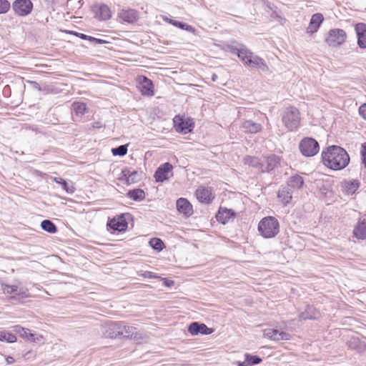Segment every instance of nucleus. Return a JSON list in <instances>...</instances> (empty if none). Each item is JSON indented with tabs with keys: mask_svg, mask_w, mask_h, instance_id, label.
<instances>
[{
	"mask_svg": "<svg viewBox=\"0 0 366 366\" xmlns=\"http://www.w3.org/2000/svg\"><path fill=\"white\" fill-rule=\"evenodd\" d=\"M323 164L329 169L341 170L345 168L350 162L347 152L340 146L332 145L322 152Z\"/></svg>",
	"mask_w": 366,
	"mask_h": 366,
	"instance_id": "1",
	"label": "nucleus"
},
{
	"mask_svg": "<svg viewBox=\"0 0 366 366\" xmlns=\"http://www.w3.org/2000/svg\"><path fill=\"white\" fill-rule=\"evenodd\" d=\"M231 53L237 55L238 58L246 67L258 69L262 72H267L269 67L265 61L257 55H255L244 45H240L239 48L235 46L229 47Z\"/></svg>",
	"mask_w": 366,
	"mask_h": 366,
	"instance_id": "2",
	"label": "nucleus"
},
{
	"mask_svg": "<svg viewBox=\"0 0 366 366\" xmlns=\"http://www.w3.org/2000/svg\"><path fill=\"white\" fill-rule=\"evenodd\" d=\"M258 230L264 238L274 237L279 233V222L274 217H264L258 224Z\"/></svg>",
	"mask_w": 366,
	"mask_h": 366,
	"instance_id": "3",
	"label": "nucleus"
},
{
	"mask_svg": "<svg viewBox=\"0 0 366 366\" xmlns=\"http://www.w3.org/2000/svg\"><path fill=\"white\" fill-rule=\"evenodd\" d=\"M282 121L289 131L297 130L300 125V114L295 107H287L282 114Z\"/></svg>",
	"mask_w": 366,
	"mask_h": 366,
	"instance_id": "4",
	"label": "nucleus"
},
{
	"mask_svg": "<svg viewBox=\"0 0 366 366\" xmlns=\"http://www.w3.org/2000/svg\"><path fill=\"white\" fill-rule=\"evenodd\" d=\"M300 152L305 157H313L319 152V143L312 137H305L299 144Z\"/></svg>",
	"mask_w": 366,
	"mask_h": 366,
	"instance_id": "5",
	"label": "nucleus"
},
{
	"mask_svg": "<svg viewBox=\"0 0 366 366\" xmlns=\"http://www.w3.org/2000/svg\"><path fill=\"white\" fill-rule=\"evenodd\" d=\"M173 122L175 130L179 133L186 134L191 132L194 128V122L190 117L177 115Z\"/></svg>",
	"mask_w": 366,
	"mask_h": 366,
	"instance_id": "6",
	"label": "nucleus"
},
{
	"mask_svg": "<svg viewBox=\"0 0 366 366\" xmlns=\"http://www.w3.org/2000/svg\"><path fill=\"white\" fill-rule=\"evenodd\" d=\"M347 39L346 32L341 29H332L328 32L325 41L330 46H338L342 44Z\"/></svg>",
	"mask_w": 366,
	"mask_h": 366,
	"instance_id": "7",
	"label": "nucleus"
},
{
	"mask_svg": "<svg viewBox=\"0 0 366 366\" xmlns=\"http://www.w3.org/2000/svg\"><path fill=\"white\" fill-rule=\"evenodd\" d=\"M11 7L16 15L26 16L31 12L33 3L31 0H15Z\"/></svg>",
	"mask_w": 366,
	"mask_h": 366,
	"instance_id": "8",
	"label": "nucleus"
},
{
	"mask_svg": "<svg viewBox=\"0 0 366 366\" xmlns=\"http://www.w3.org/2000/svg\"><path fill=\"white\" fill-rule=\"evenodd\" d=\"M173 167L169 162L161 164L154 173V178L157 182H163L173 176Z\"/></svg>",
	"mask_w": 366,
	"mask_h": 366,
	"instance_id": "9",
	"label": "nucleus"
},
{
	"mask_svg": "<svg viewBox=\"0 0 366 366\" xmlns=\"http://www.w3.org/2000/svg\"><path fill=\"white\" fill-rule=\"evenodd\" d=\"M94 17L99 21H107L112 17V11L109 7L104 4H95L92 7Z\"/></svg>",
	"mask_w": 366,
	"mask_h": 366,
	"instance_id": "10",
	"label": "nucleus"
},
{
	"mask_svg": "<svg viewBox=\"0 0 366 366\" xmlns=\"http://www.w3.org/2000/svg\"><path fill=\"white\" fill-rule=\"evenodd\" d=\"M280 164V158L275 154H270L262 158L261 172H269Z\"/></svg>",
	"mask_w": 366,
	"mask_h": 366,
	"instance_id": "11",
	"label": "nucleus"
},
{
	"mask_svg": "<svg viewBox=\"0 0 366 366\" xmlns=\"http://www.w3.org/2000/svg\"><path fill=\"white\" fill-rule=\"evenodd\" d=\"M187 330L192 335H210L214 332L212 328L199 322H192L189 325Z\"/></svg>",
	"mask_w": 366,
	"mask_h": 366,
	"instance_id": "12",
	"label": "nucleus"
},
{
	"mask_svg": "<svg viewBox=\"0 0 366 366\" xmlns=\"http://www.w3.org/2000/svg\"><path fill=\"white\" fill-rule=\"evenodd\" d=\"M264 337L274 341L290 340L292 337L291 335L288 332L271 328L264 330Z\"/></svg>",
	"mask_w": 366,
	"mask_h": 366,
	"instance_id": "13",
	"label": "nucleus"
},
{
	"mask_svg": "<svg viewBox=\"0 0 366 366\" xmlns=\"http://www.w3.org/2000/svg\"><path fill=\"white\" fill-rule=\"evenodd\" d=\"M128 223L126 221L124 214L119 215L117 217H114L110 219L107 223V227L114 231L119 232L127 230Z\"/></svg>",
	"mask_w": 366,
	"mask_h": 366,
	"instance_id": "14",
	"label": "nucleus"
},
{
	"mask_svg": "<svg viewBox=\"0 0 366 366\" xmlns=\"http://www.w3.org/2000/svg\"><path fill=\"white\" fill-rule=\"evenodd\" d=\"M120 322H110L103 327L104 335L109 338L120 337Z\"/></svg>",
	"mask_w": 366,
	"mask_h": 366,
	"instance_id": "15",
	"label": "nucleus"
},
{
	"mask_svg": "<svg viewBox=\"0 0 366 366\" xmlns=\"http://www.w3.org/2000/svg\"><path fill=\"white\" fill-rule=\"evenodd\" d=\"M154 86L152 81L146 76L139 78V89L143 95L152 97L154 95Z\"/></svg>",
	"mask_w": 366,
	"mask_h": 366,
	"instance_id": "16",
	"label": "nucleus"
},
{
	"mask_svg": "<svg viewBox=\"0 0 366 366\" xmlns=\"http://www.w3.org/2000/svg\"><path fill=\"white\" fill-rule=\"evenodd\" d=\"M176 205L178 212L185 217H189L192 214V205L187 199L182 197L178 199Z\"/></svg>",
	"mask_w": 366,
	"mask_h": 366,
	"instance_id": "17",
	"label": "nucleus"
},
{
	"mask_svg": "<svg viewBox=\"0 0 366 366\" xmlns=\"http://www.w3.org/2000/svg\"><path fill=\"white\" fill-rule=\"evenodd\" d=\"M1 287L4 294H15L14 296L11 297V298L19 299L28 297V295L26 291L19 290V287L16 285H2Z\"/></svg>",
	"mask_w": 366,
	"mask_h": 366,
	"instance_id": "18",
	"label": "nucleus"
},
{
	"mask_svg": "<svg viewBox=\"0 0 366 366\" xmlns=\"http://www.w3.org/2000/svg\"><path fill=\"white\" fill-rule=\"evenodd\" d=\"M355 31L357 36V44L361 49H366V24L358 23L355 26Z\"/></svg>",
	"mask_w": 366,
	"mask_h": 366,
	"instance_id": "19",
	"label": "nucleus"
},
{
	"mask_svg": "<svg viewBox=\"0 0 366 366\" xmlns=\"http://www.w3.org/2000/svg\"><path fill=\"white\" fill-rule=\"evenodd\" d=\"M293 190L287 185H282L280 188L277 194V197L281 202L287 205L289 204L292 198Z\"/></svg>",
	"mask_w": 366,
	"mask_h": 366,
	"instance_id": "20",
	"label": "nucleus"
},
{
	"mask_svg": "<svg viewBox=\"0 0 366 366\" xmlns=\"http://www.w3.org/2000/svg\"><path fill=\"white\" fill-rule=\"evenodd\" d=\"M197 199L203 203H209L214 198L212 189L204 187H199L196 191Z\"/></svg>",
	"mask_w": 366,
	"mask_h": 366,
	"instance_id": "21",
	"label": "nucleus"
},
{
	"mask_svg": "<svg viewBox=\"0 0 366 366\" xmlns=\"http://www.w3.org/2000/svg\"><path fill=\"white\" fill-rule=\"evenodd\" d=\"M320 316V312L312 305H307L305 310L299 315L300 320H315Z\"/></svg>",
	"mask_w": 366,
	"mask_h": 366,
	"instance_id": "22",
	"label": "nucleus"
},
{
	"mask_svg": "<svg viewBox=\"0 0 366 366\" xmlns=\"http://www.w3.org/2000/svg\"><path fill=\"white\" fill-rule=\"evenodd\" d=\"M324 20L323 15L316 13L311 17L309 26L307 29V33L313 34L317 31Z\"/></svg>",
	"mask_w": 366,
	"mask_h": 366,
	"instance_id": "23",
	"label": "nucleus"
},
{
	"mask_svg": "<svg viewBox=\"0 0 366 366\" xmlns=\"http://www.w3.org/2000/svg\"><path fill=\"white\" fill-rule=\"evenodd\" d=\"M241 128L245 133L256 134L262 130V127L260 124L252 120H245L242 122Z\"/></svg>",
	"mask_w": 366,
	"mask_h": 366,
	"instance_id": "24",
	"label": "nucleus"
},
{
	"mask_svg": "<svg viewBox=\"0 0 366 366\" xmlns=\"http://www.w3.org/2000/svg\"><path fill=\"white\" fill-rule=\"evenodd\" d=\"M119 17L125 22L134 23L138 19V13L134 9H122L119 13Z\"/></svg>",
	"mask_w": 366,
	"mask_h": 366,
	"instance_id": "25",
	"label": "nucleus"
},
{
	"mask_svg": "<svg viewBox=\"0 0 366 366\" xmlns=\"http://www.w3.org/2000/svg\"><path fill=\"white\" fill-rule=\"evenodd\" d=\"M353 235L358 239H366V219L358 221L353 230Z\"/></svg>",
	"mask_w": 366,
	"mask_h": 366,
	"instance_id": "26",
	"label": "nucleus"
},
{
	"mask_svg": "<svg viewBox=\"0 0 366 366\" xmlns=\"http://www.w3.org/2000/svg\"><path fill=\"white\" fill-rule=\"evenodd\" d=\"M234 216L235 213L232 209L220 208L216 215V217L218 222L224 224L229 221V219L234 218Z\"/></svg>",
	"mask_w": 366,
	"mask_h": 366,
	"instance_id": "27",
	"label": "nucleus"
},
{
	"mask_svg": "<svg viewBox=\"0 0 366 366\" xmlns=\"http://www.w3.org/2000/svg\"><path fill=\"white\" fill-rule=\"evenodd\" d=\"M304 184V179L299 174L291 176L287 182V186L290 187L293 191L299 189L302 187Z\"/></svg>",
	"mask_w": 366,
	"mask_h": 366,
	"instance_id": "28",
	"label": "nucleus"
},
{
	"mask_svg": "<svg viewBox=\"0 0 366 366\" xmlns=\"http://www.w3.org/2000/svg\"><path fill=\"white\" fill-rule=\"evenodd\" d=\"M14 330L16 333L19 334L20 336H21L24 338H26L29 340H31L32 342H36V340H39V338H35V335L31 333V331L29 329H26L22 327L20 325H16L14 327Z\"/></svg>",
	"mask_w": 366,
	"mask_h": 366,
	"instance_id": "29",
	"label": "nucleus"
},
{
	"mask_svg": "<svg viewBox=\"0 0 366 366\" xmlns=\"http://www.w3.org/2000/svg\"><path fill=\"white\" fill-rule=\"evenodd\" d=\"M244 164L255 168L261 172L262 159L256 157L247 156L244 158Z\"/></svg>",
	"mask_w": 366,
	"mask_h": 366,
	"instance_id": "30",
	"label": "nucleus"
},
{
	"mask_svg": "<svg viewBox=\"0 0 366 366\" xmlns=\"http://www.w3.org/2000/svg\"><path fill=\"white\" fill-rule=\"evenodd\" d=\"M127 196L134 201H142L145 199V192L142 189H134L128 191Z\"/></svg>",
	"mask_w": 366,
	"mask_h": 366,
	"instance_id": "31",
	"label": "nucleus"
},
{
	"mask_svg": "<svg viewBox=\"0 0 366 366\" xmlns=\"http://www.w3.org/2000/svg\"><path fill=\"white\" fill-rule=\"evenodd\" d=\"M359 184V182L357 180L345 181L343 183V188L347 194H352L358 189Z\"/></svg>",
	"mask_w": 366,
	"mask_h": 366,
	"instance_id": "32",
	"label": "nucleus"
},
{
	"mask_svg": "<svg viewBox=\"0 0 366 366\" xmlns=\"http://www.w3.org/2000/svg\"><path fill=\"white\" fill-rule=\"evenodd\" d=\"M135 327L127 325L124 322H120V336L129 338L134 334Z\"/></svg>",
	"mask_w": 366,
	"mask_h": 366,
	"instance_id": "33",
	"label": "nucleus"
},
{
	"mask_svg": "<svg viewBox=\"0 0 366 366\" xmlns=\"http://www.w3.org/2000/svg\"><path fill=\"white\" fill-rule=\"evenodd\" d=\"M41 227L43 230L54 234L57 232V227L55 224L49 219H44L41 223Z\"/></svg>",
	"mask_w": 366,
	"mask_h": 366,
	"instance_id": "34",
	"label": "nucleus"
},
{
	"mask_svg": "<svg viewBox=\"0 0 366 366\" xmlns=\"http://www.w3.org/2000/svg\"><path fill=\"white\" fill-rule=\"evenodd\" d=\"M244 363L247 366H252L262 362V359L257 355H252L249 353L244 354Z\"/></svg>",
	"mask_w": 366,
	"mask_h": 366,
	"instance_id": "35",
	"label": "nucleus"
},
{
	"mask_svg": "<svg viewBox=\"0 0 366 366\" xmlns=\"http://www.w3.org/2000/svg\"><path fill=\"white\" fill-rule=\"evenodd\" d=\"M72 109L76 115L82 116L86 110V104L84 102H74L72 104Z\"/></svg>",
	"mask_w": 366,
	"mask_h": 366,
	"instance_id": "36",
	"label": "nucleus"
},
{
	"mask_svg": "<svg viewBox=\"0 0 366 366\" xmlns=\"http://www.w3.org/2000/svg\"><path fill=\"white\" fill-rule=\"evenodd\" d=\"M169 23L179 29L186 30V31L192 32V33H194L195 31L194 28L192 27L191 25L187 24L182 21H179L177 20H170Z\"/></svg>",
	"mask_w": 366,
	"mask_h": 366,
	"instance_id": "37",
	"label": "nucleus"
},
{
	"mask_svg": "<svg viewBox=\"0 0 366 366\" xmlns=\"http://www.w3.org/2000/svg\"><path fill=\"white\" fill-rule=\"evenodd\" d=\"M0 340L12 343L16 341V337L9 332L0 331Z\"/></svg>",
	"mask_w": 366,
	"mask_h": 366,
	"instance_id": "38",
	"label": "nucleus"
},
{
	"mask_svg": "<svg viewBox=\"0 0 366 366\" xmlns=\"http://www.w3.org/2000/svg\"><path fill=\"white\" fill-rule=\"evenodd\" d=\"M150 246L159 252L162 251L164 247V244L162 239L159 238H152L149 241Z\"/></svg>",
	"mask_w": 366,
	"mask_h": 366,
	"instance_id": "39",
	"label": "nucleus"
},
{
	"mask_svg": "<svg viewBox=\"0 0 366 366\" xmlns=\"http://www.w3.org/2000/svg\"><path fill=\"white\" fill-rule=\"evenodd\" d=\"M137 172L130 170H123L122 171V175L128 182H135L137 181L136 177L137 176Z\"/></svg>",
	"mask_w": 366,
	"mask_h": 366,
	"instance_id": "40",
	"label": "nucleus"
},
{
	"mask_svg": "<svg viewBox=\"0 0 366 366\" xmlns=\"http://www.w3.org/2000/svg\"><path fill=\"white\" fill-rule=\"evenodd\" d=\"M114 156H124L127 153V145H120L112 149Z\"/></svg>",
	"mask_w": 366,
	"mask_h": 366,
	"instance_id": "41",
	"label": "nucleus"
},
{
	"mask_svg": "<svg viewBox=\"0 0 366 366\" xmlns=\"http://www.w3.org/2000/svg\"><path fill=\"white\" fill-rule=\"evenodd\" d=\"M54 181L61 185H62L63 188L68 192V193H73L74 192V189L73 187H71L69 188L68 187L67 182L61 177H54Z\"/></svg>",
	"mask_w": 366,
	"mask_h": 366,
	"instance_id": "42",
	"label": "nucleus"
},
{
	"mask_svg": "<svg viewBox=\"0 0 366 366\" xmlns=\"http://www.w3.org/2000/svg\"><path fill=\"white\" fill-rule=\"evenodd\" d=\"M11 8V4L8 0H0V14L7 13Z\"/></svg>",
	"mask_w": 366,
	"mask_h": 366,
	"instance_id": "43",
	"label": "nucleus"
},
{
	"mask_svg": "<svg viewBox=\"0 0 366 366\" xmlns=\"http://www.w3.org/2000/svg\"><path fill=\"white\" fill-rule=\"evenodd\" d=\"M137 274L139 276H142L144 278H148V279H155V278L158 277L154 273H153L152 272H149V271H145V272L139 271L137 272Z\"/></svg>",
	"mask_w": 366,
	"mask_h": 366,
	"instance_id": "44",
	"label": "nucleus"
},
{
	"mask_svg": "<svg viewBox=\"0 0 366 366\" xmlns=\"http://www.w3.org/2000/svg\"><path fill=\"white\" fill-rule=\"evenodd\" d=\"M359 113L365 119H366V104L360 107Z\"/></svg>",
	"mask_w": 366,
	"mask_h": 366,
	"instance_id": "45",
	"label": "nucleus"
},
{
	"mask_svg": "<svg viewBox=\"0 0 366 366\" xmlns=\"http://www.w3.org/2000/svg\"><path fill=\"white\" fill-rule=\"evenodd\" d=\"M69 33L75 35L76 36H78L80 39H84V40H86V39L87 38L86 37V34H82V33H79V32H76V31H70Z\"/></svg>",
	"mask_w": 366,
	"mask_h": 366,
	"instance_id": "46",
	"label": "nucleus"
},
{
	"mask_svg": "<svg viewBox=\"0 0 366 366\" xmlns=\"http://www.w3.org/2000/svg\"><path fill=\"white\" fill-rule=\"evenodd\" d=\"M92 127L94 128V129H99V128H102L103 127L102 122H95L92 124Z\"/></svg>",
	"mask_w": 366,
	"mask_h": 366,
	"instance_id": "47",
	"label": "nucleus"
},
{
	"mask_svg": "<svg viewBox=\"0 0 366 366\" xmlns=\"http://www.w3.org/2000/svg\"><path fill=\"white\" fill-rule=\"evenodd\" d=\"M361 155L362 156L366 155V142H365L362 144Z\"/></svg>",
	"mask_w": 366,
	"mask_h": 366,
	"instance_id": "48",
	"label": "nucleus"
},
{
	"mask_svg": "<svg viewBox=\"0 0 366 366\" xmlns=\"http://www.w3.org/2000/svg\"><path fill=\"white\" fill-rule=\"evenodd\" d=\"M6 361L7 364H11V363L14 362V357H11V356H8L6 358Z\"/></svg>",
	"mask_w": 366,
	"mask_h": 366,
	"instance_id": "49",
	"label": "nucleus"
},
{
	"mask_svg": "<svg viewBox=\"0 0 366 366\" xmlns=\"http://www.w3.org/2000/svg\"><path fill=\"white\" fill-rule=\"evenodd\" d=\"M94 43L97 44H102L106 43V41L103 40V39H101L96 38V40H95Z\"/></svg>",
	"mask_w": 366,
	"mask_h": 366,
	"instance_id": "50",
	"label": "nucleus"
},
{
	"mask_svg": "<svg viewBox=\"0 0 366 366\" xmlns=\"http://www.w3.org/2000/svg\"><path fill=\"white\" fill-rule=\"evenodd\" d=\"M86 37L87 38L86 39V40H89V41L94 42V43L95 42V40H96L95 37H93V36H88V35H86Z\"/></svg>",
	"mask_w": 366,
	"mask_h": 366,
	"instance_id": "51",
	"label": "nucleus"
},
{
	"mask_svg": "<svg viewBox=\"0 0 366 366\" xmlns=\"http://www.w3.org/2000/svg\"><path fill=\"white\" fill-rule=\"evenodd\" d=\"M31 83L32 84H34V86L35 88H37V89H40V86H39V84L37 82H36V81H31Z\"/></svg>",
	"mask_w": 366,
	"mask_h": 366,
	"instance_id": "52",
	"label": "nucleus"
},
{
	"mask_svg": "<svg viewBox=\"0 0 366 366\" xmlns=\"http://www.w3.org/2000/svg\"><path fill=\"white\" fill-rule=\"evenodd\" d=\"M237 366H247V365L244 363V361L243 362H237Z\"/></svg>",
	"mask_w": 366,
	"mask_h": 366,
	"instance_id": "53",
	"label": "nucleus"
},
{
	"mask_svg": "<svg viewBox=\"0 0 366 366\" xmlns=\"http://www.w3.org/2000/svg\"><path fill=\"white\" fill-rule=\"evenodd\" d=\"M362 163L364 164V165L366 166V155L362 156Z\"/></svg>",
	"mask_w": 366,
	"mask_h": 366,
	"instance_id": "54",
	"label": "nucleus"
},
{
	"mask_svg": "<svg viewBox=\"0 0 366 366\" xmlns=\"http://www.w3.org/2000/svg\"><path fill=\"white\" fill-rule=\"evenodd\" d=\"M217 79V75L213 74L212 77V81H216Z\"/></svg>",
	"mask_w": 366,
	"mask_h": 366,
	"instance_id": "55",
	"label": "nucleus"
},
{
	"mask_svg": "<svg viewBox=\"0 0 366 366\" xmlns=\"http://www.w3.org/2000/svg\"><path fill=\"white\" fill-rule=\"evenodd\" d=\"M366 167V166H365Z\"/></svg>",
	"mask_w": 366,
	"mask_h": 366,
	"instance_id": "56",
	"label": "nucleus"
}]
</instances>
